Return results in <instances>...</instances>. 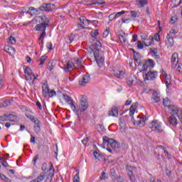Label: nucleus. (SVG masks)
<instances>
[{
    "label": "nucleus",
    "mask_w": 182,
    "mask_h": 182,
    "mask_svg": "<svg viewBox=\"0 0 182 182\" xmlns=\"http://www.w3.org/2000/svg\"><path fill=\"white\" fill-rule=\"evenodd\" d=\"M56 95V92L55 90H50L48 91V97H53Z\"/></svg>",
    "instance_id": "nucleus-47"
},
{
    "label": "nucleus",
    "mask_w": 182,
    "mask_h": 182,
    "mask_svg": "<svg viewBox=\"0 0 182 182\" xmlns=\"http://www.w3.org/2000/svg\"><path fill=\"white\" fill-rule=\"evenodd\" d=\"M76 64L77 65V66H79L80 68L82 66V58L77 59Z\"/></svg>",
    "instance_id": "nucleus-56"
},
{
    "label": "nucleus",
    "mask_w": 182,
    "mask_h": 182,
    "mask_svg": "<svg viewBox=\"0 0 182 182\" xmlns=\"http://www.w3.org/2000/svg\"><path fill=\"white\" fill-rule=\"evenodd\" d=\"M9 119V114H3L0 116V120L1 122H8Z\"/></svg>",
    "instance_id": "nucleus-33"
},
{
    "label": "nucleus",
    "mask_w": 182,
    "mask_h": 182,
    "mask_svg": "<svg viewBox=\"0 0 182 182\" xmlns=\"http://www.w3.org/2000/svg\"><path fill=\"white\" fill-rule=\"evenodd\" d=\"M132 168H133L130 166H127L128 176H129L131 181L134 182L135 178H134V173H133V170H132Z\"/></svg>",
    "instance_id": "nucleus-14"
},
{
    "label": "nucleus",
    "mask_w": 182,
    "mask_h": 182,
    "mask_svg": "<svg viewBox=\"0 0 182 182\" xmlns=\"http://www.w3.org/2000/svg\"><path fill=\"white\" fill-rule=\"evenodd\" d=\"M47 168H48V164L43 163L41 167L42 171H46Z\"/></svg>",
    "instance_id": "nucleus-55"
},
{
    "label": "nucleus",
    "mask_w": 182,
    "mask_h": 182,
    "mask_svg": "<svg viewBox=\"0 0 182 182\" xmlns=\"http://www.w3.org/2000/svg\"><path fill=\"white\" fill-rule=\"evenodd\" d=\"M73 68H75V64L73 61L68 60L65 62V64L64 65L65 72H71Z\"/></svg>",
    "instance_id": "nucleus-10"
},
{
    "label": "nucleus",
    "mask_w": 182,
    "mask_h": 182,
    "mask_svg": "<svg viewBox=\"0 0 182 182\" xmlns=\"http://www.w3.org/2000/svg\"><path fill=\"white\" fill-rule=\"evenodd\" d=\"M114 75L115 77H117V79H123L126 76V73H124V71L123 70H121V71L117 70V71H114Z\"/></svg>",
    "instance_id": "nucleus-16"
},
{
    "label": "nucleus",
    "mask_w": 182,
    "mask_h": 182,
    "mask_svg": "<svg viewBox=\"0 0 182 182\" xmlns=\"http://www.w3.org/2000/svg\"><path fill=\"white\" fill-rule=\"evenodd\" d=\"M92 46L94 49H100L102 48V43L100 41H97L95 43H93Z\"/></svg>",
    "instance_id": "nucleus-31"
},
{
    "label": "nucleus",
    "mask_w": 182,
    "mask_h": 182,
    "mask_svg": "<svg viewBox=\"0 0 182 182\" xmlns=\"http://www.w3.org/2000/svg\"><path fill=\"white\" fill-rule=\"evenodd\" d=\"M137 48L138 49H143V48H144V45H143V43H141V41H137Z\"/></svg>",
    "instance_id": "nucleus-52"
},
{
    "label": "nucleus",
    "mask_w": 182,
    "mask_h": 182,
    "mask_svg": "<svg viewBox=\"0 0 182 182\" xmlns=\"http://www.w3.org/2000/svg\"><path fill=\"white\" fill-rule=\"evenodd\" d=\"M177 21V18L176 17H171V20H170V23H176V21Z\"/></svg>",
    "instance_id": "nucleus-62"
},
{
    "label": "nucleus",
    "mask_w": 182,
    "mask_h": 182,
    "mask_svg": "<svg viewBox=\"0 0 182 182\" xmlns=\"http://www.w3.org/2000/svg\"><path fill=\"white\" fill-rule=\"evenodd\" d=\"M133 82H134V80H133L132 77L127 79V83L129 87H132V85H133Z\"/></svg>",
    "instance_id": "nucleus-42"
},
{
    "label": "nucleus",
    "mask_w": 182,
    "mask_h": 182,
    "mask_svg": "<svg viewBox=\"0 0 182 182\" xmlns=\"http://www.w3.org/2000/svg\"><path fill=\"white\" fill-rule=\"evenodd\" d=\"M108 116H113V117H117L119 116V109L116 107H113L111 110L108 112Z\"/></svg>",
    "instance_id": "nucleus-13"
},
{
    "label": "nucleus",
    "mask_w": 182,
    "mask_h": 182,
    "mask_svg": "<svg viewBox=\"0 0 182 182\" xmlns=\"http://www.w3.org/2000/svg\"><path fill=\"white\" fill-rule=\"evenodd\" d=\"M166 174L168 177H170L171 176V169L166 167Z\"/></svg>",
    "instance_id": "nucleus-50"
},
{
    "label": "nucleus",
    "mask_w": 182,
    "mask_h": 182,
    "mask_svg": "<svg viewBox=\"0 0 182 182\" xmlns=\"http://www.w3.org/2000/svg\"><path fill=\"white\" fill-rule=\"evenodd\" d=\"M41 20V23L36 24L34 29L38 32H41L38 41H41V43H43V39L46 36V28L50 26V20L46 16H38Z\"/></svg>",
    "instance_id": "nucleus-1"
},
{
    "label": "nucleus",
    "mask_w": 182,
    "mask_h": 182,
    "mask_svg": "<svg viewBox=\"0 0 182 182\" xmlns=\"http://www.w3.org/2000/svg\"><path fill=\"white\" fill-rule=\"evenodd\" d=\"M145 122L146 119L144 118H141L140 116H138L136 120L134 121V124H137L138 126H140V124H144Z\"/></svg>",
    "instance_id": "nucleus-20"
},
{
    "label": "nucleus",
    "mask_w": 182,
    "mask_h": 182,
    "mask_svg": "<svg viewBox=\"0 0 182 182\" xmlns=\"http://www.w3.org/2000/svg\"><path fill=\"white\" fill-rule=\"evenodd\" d=\"M0 177L1 178V180H4V181L6 182H11V179H9V178L5 176V175L1 173Z\"/></svg>",
    "instance_id": "nucleus-40"
},
{
    "label": "nucleus",
    "mask_w": 182,
    "mask_h": 182,
    "mask_svg": "<svg viewBox=\"0 0 182 182\" xmlns=\"http://www.w3.org/2000/svg\"><path fill=\"white\" fill-rule=\"evenodd\" d=\"M139 4L142 8V6H145V5H147V0H139Z\"/></svg>",
    "instance_id": "nucleus-46"
},
{
    "label": "nucleus",
    "mask_w": 182,
    "mask_h": 182,
    "mask_svg": "<svg viewBox=\"0 0 182 182\" xmlns=\"http://www.w3.org/2000/svg\"><path fill=\"white\" fill-rule=\"evenodd\" d=\"M41 125H34V131L37 134L41 133Z\"/></svg>",
    "instance_id": "nucleus-41"
},
{
    "label": "nucleus",
    "mask_w": 182,
    "mask_h": 182,
    "mask_svg": "<svg viewBox=\"0 0 182 182\" xmlns=\"http://www.w3.org/2000/svg\"><path fill=\"white\" fill-rule=\"evenodd\" d=\"M89 5H97V1L96 0L90 1L89 3Z\"/></svg>",
    "instance_id": "nucleus-64"
},
{
    "label": "nucleus",
    "mask_w": 182,
    "mask_h": 182,
    "mask_svg": "<svg viewBox=\"0 0 182 182\" xmlns=\"http://www.w3.org/2000/svg\"><path fill=\"white\" fill-rule=\"evenodd\" d=\"M87 141H89V138L87 137L82 139V143L84 144V146H86V144H87Z\"/></svg>",
    "instance_id": "nucleus-61"
},
{
    "label": "nucleus",
    "mask_w": 182,
    "mask_h": 182,
    "mask_svg": "<svg viewBox=\"0 0 182 182\" xmlns=\"http://www.w3.org/2000/svg\"><path fill=\"white\" fill-rule=\"evenodd\" d=\"M110 174L112 180H116V170L114 168H112L110 170Z\"/></svg>",
    "instance_id": "nucleus-35"
},
{
    "label": "nucleus",
    "mask_w": 182,
    "mask_h": 182,
    "mask_svg": "<svg viewBox=\"0 0 182 182\" xmlns=\"http://www.w3.org/2000/svg\"><path fill=\"white\" fill-rule=\"evenodd\" d=\"M73 182H80V177L79 176V173L75 175Z\"/></svg>",
    "instance_id": "nucleus-44"
},
{
    "label": "nucleus",
    "mask_w": 182,
    "mask_h": 182,
    "mask_svg": "<svg viewBox=\"0 0 182 182\" xmlns=\"http://www.w3.org/2000/svg\"><path fill=\"white\" fill-rule=\"evenodd\" d=\"M43 97H48L49 95V86L47 84H43Z\"/></svg>",
    "instance_id": "nucleus-18"
},
{
    "label": "nucleus",
    "mask_w": 182,
    "mask_h": 182,
    "mask_svg": "<svg viewBox=\"0 0 182 182\" xmlns=\"http://www.w3.org/2000/svg\"><path fill=\"white\" fill-rule=\"evenodd\" d=\"M119 40L122 42V43H126V41H127L126 33H124L123 35L120 34L119 36Z\"/></svg>",
    "instance_id": "nucleus-32"
},
{
    "label": "nucleus",
    "mask_w": 182,
    "mask_h": 182,
    "mask_svg": "<svg viewBox=\"0 0 182 182\" xmlns=\"http://www.w3.org/2000/svg\"><path fill=\"white\" fill-rule=\"evenodd\" d=\"M149 127V129H151L152 132H157V133H161V132H163L161 124H160V122L157 120L153 121L150 123Z\"/></svg>",
    "instance_id": "nucleus-5"
},
{
    "label": "nucleus",
    "mask_w": 182,
    "mask_h": 182,
    "mask_svg": "<svg viewBox=\"0 0 182 182\" xmlns=\"http://www.w3.org/2000/svg\"><path fill=\"white\" fill-rule=\"evenodd\" d=\"M39 159V155H36L33 159V161L34 163V166L36 164V161H38V159Z\"/></svg>",
    "instance_id": "nucleus-59"
},
{
    "label": "nucleus",
    "mask_w": 182,
    "mask_h": 182,
    "mask_svg": "<svg viewBox=\"0 0 182 182\" xmlns=\"http://www.w3.org/2000/svg\"><path fill=\"white\" fill-rule=\"evenodd\" d=\"M55 8H56V6L54 4H43L38 7V9L34 7H29V11L33 12V15H39V14H41L40 11H42L43 12H50L53 11Z\"/></svg>",
    "instance_id": "nucleus-3"
},
{
    "label": "nucleus",
    "mask_w": 182,
    "mask_h": 182,
    "mask_svg": "<svg viewBox=\"0 0 182 182\" xmlns=\"http://www.w3.org/2000/svg\"><path fill=\"white\" fill-rule=\"evenodd\" d=\"M168 108L171 112L172 114H173V116H174V114H176V116H178L180 113V111L181 110L178 108V107H176L173 105H168Z\"/></svg>",
    "instance_id": "nucleus-11"
},
{
    "label": "nucleus",
    "mask_w": 182,
    "mask_h": 182,
    "mask_svg": "<svg viewBox=\"0 0 182 182\" xmlns=\"http://www.w3.org/2000/svg\"><path fill=\"white\" fill-rule=\"evenodd\" d=\"M53 68H55V65H53V63H49L48 65L47 69L48 70H50V71L53 70Z\"/></svg>",
    "instance_id": "nucleus-49"
},
{
    "label": "nucleus",
    "mask_w": 182,
    "mask_h": 182,
    "mask_svg": "<svg viewBox=\"0 0 182 182\" xmlns=\"http://www.w3.org/2000/svg\"><path fill=\"white\" fill-rule=\"evenodd\" d=\"M168 122L172 126H177V119H176L174 115H171L168 117Z\"/></svg>",
    "instance_id": "nucleus-21"
},
{
    "label": "nucleus",
    "mask_w": 182,
    "mask_h": 182,
    "mask_svg": "<svg viewBox=\"0 0 182 182\" xmlns=\"http://www.w3.org/2000/svg\"><path fill=\"white\" fill-rule=\"evenodd\" d=\"M13 99H7V100H5L3 102H2V106L4 107H6L7 106H9V105H11V103H12L13 102Z\"/></svg>",
    "instance_id": "nucleus-29"
},
{
    "label": "nucleus",
    "mask_w": 182,
    "mask_h": 182,
    "mask_svg": "<svg viewBox=\"0 0 182 182\" xmlns=\"http://www.w3.org/2000/svg\"><path fill=\"white\" fill-rule=\"evenodd\" d=\"M176 72H178V73H182V64L178 65Z\"/></svg>",
    "instance_id": "nucleus-58"
},
{
    "label": "nucleus",
    "mask_w": 182,
    "mask_h": 182,
    "mask_svg": "<svg viewBox=\"0 0 182 182\" xmlns=\"http://www.w3.org/2000/svg\"><path fill=\"white\" fill-rule=\"evenodd\" d=\"M97 35H99V30H95L91 32V36H92V38H96Z\"/></svg>",
    "instance_id": "nucleus-45"
},
{
    "label": "nucleus",
    "mask_w": 182,
    "mask_h": 182,
    "mask_svg": "<svg viewBox=\"0 0 182 182\" xmlns=\"http://www.w3.org/2000/svg\"><path fill=\"white\" fill-rule=\"evenodd\" d=\"M157 77V71L150 70L148 73L146 74L145 79L146 80H154Z\"/></svg>",
    "instance_id": "nucleus-9"
},
{
    "label": "nucleus",
    "mask_w": 182,
    "mask_h": 182,
    "mask_svg": "<svg viewBox=\"0 0 182 182\" xmlns=\"http://www.w3.org/2000/svg\"><path fill=\"white\" fill-rule=\"evenodd\" d=\"M102 36H103V38H107V36H109V28H107V29L104 31V33H103V34H102Z\"/></svg>",
    "instance_id": "nucleus-53"
},
{
    "label": "nucleus",
    "mask_w": 182,
    "mask_h": 182,
    "mask_svg": "<svg viewBox=\"0 0 182 182\" xmlns=\"http://www.w3.org/2000/svg\"><path fill=\"white\" fill-rule=\"evenodd\" d=\"M4 50L7 53L10 54L11 56H13V55H15L16 50L13 47L6 46L4 47Z\"/></svg>",
    "instance_id": "nucleus-17"
},
{
    "label": "nucleus",
    "mask_w": 182,
    "mask_h": 182,
    "mask_svg": "<svg viewBox=\"0 0 182 182\" xmlns=\"http://www.w3.org/2000/svg\"><path fill=\"white\" fill-rule=\"evenodd\" d=\"M46 177V172H42L36 178L38 182H42L43 180H45Z\"/></svg>",
    "instance_id": "nucleus-25"
},
{
    "label": "nucleus",
    "mask_w": 182,
    "mask_h": 182,
    "mask_svg": "<svg viewBox=\"0 0 182 182\" xmlns=\"http://www.w3.org/2000/svg\"><path fill=\"white\" fill-rule=\"evenodd\" d=\"M80 21L82 25H85V26H88V25L90 24L91 21L87 20L85 17H81L80 18Z\"/></svg>",
    "instance_id": "nucleus-22"
},
{
    "label": "nucleus",
    "mask_w": 182,
    "mask_h": 182,
    "mask_svg": "<svg viewBox=\"0 0 182 182\" xmlns=\"http://www.w3.org/2000/svg\"><path fill=\"white\" fill-rule=\"evenodd\" d=\"M64 100H65V102H67V103H72L73 102V100L72 98H70V97H69V95H64Z\"/></svg>",
    "instance_id": "nucleus-34"
},
{
    "label": "nucleus",
    "mask_w": 182,
    "mask_h": 182,
    "mask_svg": "<svg viewBox=\"0 0 182 182\" xmlns=\"http://www.w3.org/2000/svg\"><path fill=\"white\" fill-rule=\"evenodd\" d=\"M171 62L172 65H177V63H178V54L177 53H174L172 55Z\"/></svg>",
    "instance_id": "nucleus-19"
},
{
    "label": "nucleus",
    "mask_w": 182,
    "mask_h": 182,
    "mask_svg": "<svg viewBox=\"0 0 182 182\" xmlns=\"http://www.w3.org/2000/svg\"><path fill=\"white\" fill-rule=\"evenodd\" d=\"M9 121L10 122H18V117L12 114H9Z\"/></svg>",
    "instance_id": "nucleus-30"
},
{
    "label": "nucleus",
    "mask_w": 182,
    "mask_h": 182,
    "mask_svg": "<svg viewBox=\"0 0 182 182\" xmlns=\"http://www.w3.org/2000/svg\"><path fill=\"white\" fill-rule=\"evenodd\" d=\"M45 60H46V55H43L40 58V66H42V65H43L45 63Z\"/></svg>",
    "instance_id": "nucleus-39"
},
{
    "label": "nucleus",
    "mask_w": 182,
    "mask_h": 182,
    "mask_svg": "<svg viewBox=\"0 0 182 182\" xmlns=\"http://www.w3.org/2000/svg\"><path fill=\"white\" fill-rule=\"evenodd\" d=\"M95 60H96L98 66L100 68H102V66H103V63L105 62V57H99L97 59H95Z\"/></svg>",
    "instance_id": "nucleus-23"
},
{
    "label": "nucleus",
    "mask_w": 182,
    "mask_h": 182,
    "mask_svg": "<svg viewBox=\"0 0 182 182\" xmlns=\"http://www.w3.org/2000/svg\"><path fill=\"white\" fill-rule=\"evenodd\" d=\"M126 14V11H122L121 12H117L114 17V19H116V18H119V16H122V15H124Z\"/></svg>",
    "instance_id": "nucleus-43"
},
{
    "label": "nucleus",
    "mask_w": 182,
    "mask_h": 182,
    "mask_svg": "<svg viewBox=\"0 0 182 182\" xmlns=\"http://www.w3.org/2000/svg\"><path fill=\"white\" fill-rule=\"evenodd\" d=\"M53 46L52 45V42H48L46 44V47L48 48V49H49L50 50H52V49H53Z\"/></svg>",
    "instance_id": "nucleus-54"
},
{
    "label": "nucleus",
    "mask_w": 182,
    "mask_h": 182,
    "mask_svg": "<svg viewBox=\"0 0 182 182\" xmlns=\"http://www.w3.org/2000/svg\"><path fill=\"white\" fill-rule=\"evenodd\" d=\"M89 80H90V75L89 74H86L83 76L81 81H80V85L81 86H85L86 83H89Z\"/></svg>",
    "instance_id": "nucleus-15"
},
{
    "label": "nucleus",
    "mask_w": 182,
    "mask_h": 182,
    "mask_svg": "<svg viewBox=\"0 0 182 182\" xmlns=\"http://www.w3.org/2000/svg\"><path fill=\"white\" fill-rule=\"evenodd\" d=\"M26 117L31 120L32 123H34L35 126L42 125V122H41V120H39L38 118L35 117V116L32 114H26Z\"/></svg>",
    "instance_id": "nucleus-7"
},
{
    "label": "nucleus",
    "mask_w": 182,
    "mask_h": 182,
    "mask_svg": "<svg viewBox=\"0 0 182 182\" xmlns=\"http://www.w3.org/2000/svg\"><path fill=\"white\" fill-rule=\"evenodd\" d=\"M87 107H89V102H87V98H86V96L82 95L80 100L79 109L80 112L83 113L86 112V110H87Z\"/></svg>",
    "instance_id": "nucleus-4"
},
{
    "label": "nucleus",
    "mask_w": 182,
    "mask_h": 182,
    "mask_svg": "<svg viewBox=\"0 0 182 182\" xmlns=\"http://www.w3.org/2000/svg\"><path fill=\"white\" fill-rule=\"evenodd\" d=\"M152 99L154 100L155 103H159V102H160V96L157 92L153 94Z\"/></svg>",
    "instance_id": "nucleus-27"
},
{
    "label": "nucleus",
    "mask_w": 182,
    "mask_h": 182,
    "mask_svg": "<svg viewBox=\"0 0 182 182\" xmlns=\"http://www.w3.org/2000/svg\"><path fill=\"white\" fill-rule=\"evenodd\" d=\"M137 16V11H131V18H136Z\"/></svg>",
    "instance_id": "nucleus-57"
},
{
    "label": "nucleus",
    "mask_w": 182,
    "mask_h": 182,
    "mask_svg": "<svg viewBox=\"0 0 182 182\" xmlns=\"http://www.w3.org/2000/svg\"><path fill=\"white\" fill-rule=\"evenodd\" d=\"M100 178V180H107L109 177L107 176V173H106L105 172H102Z\"/></svg>",
    "instance_id": "nucleus-37"
},
{
    "label": "nucleus",
    "mask_w": 182,
    "mask_h": 182,
    "mask_svg": "<svg viewBox=\"0 0 182 182\" xmlns=\"http://www.w3.org/2000/svg\"><path fill=\"white\" fill-rule=\"evenodd\" d=\"M178 119L181 120L182 123V109L180 110L178 115Z\"/></svg>",
    "instance_id": "nucleus-63"
},
{
    "label": "nucleus",
    "mask_w": 182,
    "mask_h": 182,
    "mask_svg": "<svg viewBox=\"0 0 182 182\" xmlns=\"http://www.w3.org/2000/svg\"><path fill=\"white\" fill-rule=\"evenodd\" d=\"M170 79H171V77L167 75H165V85L168 88V86L171 85V80Z\"/></svg>",
    "instance_id": "nucleus-24"
},
{
    "label": "nucleus",
    "mask_w": 182,
    "mask_h": 182,
    "mask_svg": "<svg viewBox=\"0 0 182 182\" xmlns=\"http://www.w3.org/2000/svg\"><path fill=\"white\" fill-rule=\"evenodd\" d=\"M69 105L71 107V109H73V110L75 112V114H77V116H78V123H80V117H79V110H80L79 109V107L77 106H76L75 105V102L73 101V102H69Z\"/></svg>",
    "instance_id": "nucleus-12"
},
{
    "label": "nucleus",
    "mask_w": 182,
    "mask_h": 182,
    "mask_svg": "<svg viewBox=\"0 0 182 182\" xmlns=\"http://www.w3.org/2000/svg\"><path fill=\"white\" fill-rule=\"evenodd\" d=\"M102 140L103 144L107 145V150L109 153H113V151H115V153L119 151V149H120V144L117 142L116 140L110 139L109 136H103Z\"/></svg>",
    "instance_id": "nucleus-2"
},
{
    "label": "nucleus",
    "mask_w": 182,
    "mask_h": 182,
    "mask_svg": "<svg viewBox=\"0 0 182 182\" xmlns=\"http://www.w3.org/2000/svg\"><path fill=\"white\" fill-rule=\"evenodd\" d=\"M92 52H93L95 59H97L100 56V51L99 50L98 48H93Z\"/></svg>",
    "instance_id": "nucleus-26"
},
{
    "label": "nucleus",
    "mask_w": 182,
    "mask_h": 182,
    "mask_svg": "<svg viewBox=\"0 0 182 182\" xmlns=\"http://www.w3.org/2000/svg\"><path fill=\"white\" fill-rule=\"evenodd\" d=\"M168 103H170V100H168V97L164 99L163 105L164 106V107H168Z\"/></svg>",
    "instance_id": "nucleus-38"
},
{
    "label": "nucleus",
    "mask_w": 182,
    "mask_h": 182,
    "mask_svg": "<svg viewBox=\"0 0 182 182\" xmlns=\"http://www.w3.org/2000/svg\"><path fill=\"white\" fill-rule=\"evenodd\" d=\"M166 38L170 46H173V45H174V38H173V36H171L170 34H168Z\"/></svg>",
    "instance_id": "nucleus-28"
},
{
    "label": "nucleus",
    "mask_w": 182,
    "mask_h": 182,
    "mask_svg": "<svg viewBox=\"0 0 182 182\" xmlns=\"http://www.w3.org/2000/svg\"><path fill=\"white\" fill-rule=\"evenodd\" d=\"M93 156L96 160H100L102 159V155L96 151L93 152Z\"/></svg>",
    "instance_id": "nucleus-36"
},
{
    "label": "nucleus",
    "mask_w": 182,
    "mask_h": 182,
    "mask_svg": "<svg viewBox=\"0 0 182 182\" xmlns=\"http://www.w3.org/2000/svg\"><path fill=\"white\" fill-rule=\"evenodd\" d=\"M1 163L4 167H9V164H8V162H6V161L3 160L2 161H1Z\"/></svg>",
    "instance_id": "nucleus-60"
},
{
    "label": "nucleus",
    "mask_w": 182,
    "mask_h": 182,
    "mask_svg": "<svg viewBox=\"0 0 182 182\" xmlns=\"http://www.w3.org/2000/svg\"><path fill=\"white\" fill-rule=\"evenodd\" d=\"M137 106H139V103L134 102V104L132 105V106L130 107L131 110L136 111V109H137Z\"/></svg>",
    "instance_id": "nucleus-48"
},
{
    "label": "nucleus",
    "mask_w": 182,
    "mask_h": 182,
    "mask_svg": "<svg viewBox=\"0 0 182 182\" xmlns=\"http://www.w3.org/2000/svg\"><path fill=\"white\" fill-rule=\"evenodd\" d=\"M24 73L26 75V80H32V76H35L30 67H26L24 69Z\"/></svg>",
    "instance_id": "nucleus-8"
},
{
    "label": "nucleus",
    "mask_w": 182,
    "mask_h": 182,
    "mask_svg": "<svg viewBox=\"0 0 182 182\" xmlns=\"http://www.w3.org/2000/svg\"><path fill=\"white\" fill-rule=\"evenodd\" d=\"M149 68H151V69L154 68V60L151 59L147 60L142 66V72H147V69H149Z\"/></svg>",
    "instance_id": "nucleus-6"
},
{
    "label": "nucleus",
    "mask_w": 182,
    "mask_h": 182,
    "mask_svg": "<svg viewBox=\"0 0 182 182\" xmlns=\"http://www.w3.org/2000/svg\"><path fill=\"white\" fill-rule=\"evenodd\" d=\"M9 41L12 45H15L16 43V39L14 38L13 36H10Z\"/></svg>",
    "instance_id": "nucleus-51"
}]
</instances>
